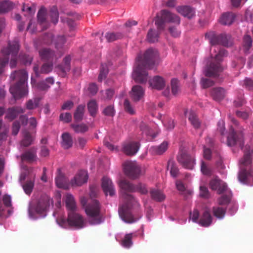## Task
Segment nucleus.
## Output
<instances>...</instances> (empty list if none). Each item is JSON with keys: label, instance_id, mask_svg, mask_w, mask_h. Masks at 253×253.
Returning a JSON list of instances; mask_svg holds the SVG:
<instances>
[{"label": "nucleus", "instance_id": "4", "mask_svg": "<svg viewBox=\"0 0 253 253\" xmlns=\"http://www.w3.org/2000/svg\"><path fill=\"white\" fill-rule=\"evenodd\" d=\"M28 77V73L24 69L15 71L11 74V80L15 81L16 83L10 86L9 91L15 99L27 95L26 83Z\"/></svg>", "mask_w": 253, "mask_h": 253}, {"label": "nucleus", "instance_id": "20", "mask_svg": "<svg viewBox=\"0 0 253 253\" xmlns=\"http://www.w3.org/2000/svg\"><path fill=\"white\" fill-rule=\"evenodd\" d=\"M21 159L22 161H26L29 163L36 161L37 159V149L32 147L26 151L21 155Z\"/></svg>", "mask_w": 253, "mask_h": 253}, {"label": "nucleus", "instance_id": "2", "mask_svg": "<svg viewBox=\"0 0 253 253\" xmlns=\"http://www.w3.org/2000/svg\"><path fill=\"white\" fill-rule=\"evenodd\" d=\"M136 60L137 65L133 71V78L136 83H146L148 75L146 70L153 69L159 63L158 51L156 48H148L143 53H139Z\"/></svg>", "mask_w": 253, "mask_h": 253}, {"label": "nucleus", "instance_id": "28", "mask_svg": "<svg viewBox=\"0 0 253 253\" xmlns=\"http://www.w3.org/2000/svg\"><path fill=\"white\" fill-rule=\"evenodd\" d=\"M235 18V15L232 12L223 13L220 17L219 21L224 25H230L233 23Z\"/></svg>", "mask_w": 253, "mask_h": 253}, {"label": "nucleus", "instance_id": "23", "mask_svg": "<svg viewBox=\"0 0 253 253\" xmlns=\"http://www.w3.org/2000/svg\"><path fill=\"white\" fill-rule=\"evenodd\" d=\"M149 84L152 88L161 90L165 86V81L162 77L156 76L149 81Z\"/></svg>", "mask_w": 253, "mask_h": 253}, {"label": "nucleus", "instance_id": "57", "mask_svg": "<svg viewBox=\"0 0 253 253\" xmlns=\"http://www.w3.org/2000/svg\"><path fill=\"white\" fill-rule=\"evenodd\" d=\"M125 111L128 113L133 115L135 113V111L130 102L127 99H125L124 103Z\"/></svg>", "mask_w": 253, "mask_h": 253}, {"label": "nucleus", "instance_id": "26", "mask_svg": "<svg viewBox=\"0 0 253 253\" xmlns=\"http://www.w3.org/2000/svg\"><path fill=\"white\" fill-rule=\"evenodd\" d=\"M211 95L214 100L219 101L224 98L225 90L221 87H214L211 90Z\"/></svg>", "mask_w": 253, "mask_h": 253}, {"label": "nucleus", "instance_id": "38", "mask_svg": "<svg viewBox=\"0 0 253 253\" xmlns=\"http://www.w3.org/2000/svg\"><path fill=\"white\" fill-rule=\"evenodd\" d=\"M38 22L40 25H46V9L42 7L37 14Z\"/></svg>", "mask_w": 253, "mask_h": 253}, {"label": "nucleus", "instance_id": "64", "mask_svg": "<svg viewBox=\"0 0 253 253\" xmlns=\"http://www.w3.org/2000/svg\"><path fill=\"white\" fill-rule=\"evenodd\" d=\"M244 85L249 90H253V80L249 78L245 79Z\"/></svg>", "mask_w": 253, "mask_h": 253}, {"label": "nucleus", "instance_id": "13", "mask_svg": "<svg viewBox=\"0 0 253 253\" xmlns=\"http://www.w3.org/2000/svg\"><path fill=\"white\" fill-rule=\"evenodd\" d=\"M68 224L70 226L76 229H81L84 226V221L82 216L74 212H69L68 216Z\"/></svg>", "mask_w": 253, "mask_h": 253}, {"label": "nucleus", "instance_id": "54", "mask_svg": "<svg viewBox=\"0 0 253 253\" xmlns=\"http://www.w3.org/2000/svg\"><path fill=\"white\" fill-rule=\"evenodd\" d=\"M168 31L170 35L174 38L179 37L181 32L176 26H171L168 28Z\"/></svg>", "mask_w": 253, "mask_h": 253}, {"label": "nucleus", "instance_id": "52", "mask_svg": "<svg viewBox=\"0 0 253 253\" xmlns=\"http://www.w3.org/2000/svg\"><path fill=\"white\" fill-rule=\"evenodd\" d=\"M39 103V100L37 98L29 99L26 103V108L28 110L34 109L38 107Z\"/></svg>", "mask_w": 253, "mask_h": 253}, {"label": "nucleus", "instance_id": "62", "mask_svg": "<svg viewBox=\"0 0 253 253\" xmlns=\"http://www.w3.org/2000/svg\"><path fill=\"white\" fill-rule=\"evenodd\" d=\"M245 47H251L252 45V39L249 35H245L243 39Z\"/></svg>", "mask_w": 253, "mask_h": 253}, {"label": "nucleus", "instance_id": "46", "mask_svg": "<svg viewBox=\"0 0 253 253\" xmlns=\"http://www.w3.org/2000/svg\"><path fill=\"white\" fill-rule=\"evenodd\" d=\"M132 234H126L122 241V245L126 248H129L132 245Z\"/></svg>", "mask_w": 253, "mask_h": 253}, {"label": "nucleus", "instance_id": "14", "mask_svg": "<svg viewBox=\"0 0 253 253\" xmlns=\"http://www.w3.org/2000/svg\"><path fill=\"white\" fill-rule=\"evenodd\" d=\"M72 56L70 55H66L63 59L62 62L56 66L59 75L62 77H65L66 75L71 70V62Z\"/></svg>", "mask_w": 253, "mask_h": 253}, {"label": "nucleus", "instance_id": "56", "mask_svg": "<svg viewBox=\"0 0 253 253\" xmlns=\"http://www.w3.org/2000/svg\"><path fill=\"white\" fill-rule=\"evenodd\" d=\"M135 192H138L141 194H146L148 193V190L145 184L139 183L137 185H135Z\"/></svg>", "mask_w": 253, "mask_h": 253}, {"label": "nucleus", "instance_id": "41", "mask_svg": "<svg viewBox=\"0 0 253 253\" xmlns=\"http://www.w3.org/2000/svg\"><path fill=\"white\" fill-rule=\"evenodd\" d=\"M87 109L90 115L94 117L97 113L98 107L96 102L94 100H91L87 103Z\"/></svg>", "mask_w": 253, "mask_h": 253}, {"label": "nucleus", "instance_id": "19", "mask_svg": "<svg viewBox=\"0 0 253 253\" xmlns=\"http://www.w3.org/2000/svg\"><path fill=\"white\" fill-rule=\"evenodd\" d=\"M140 144L137 142L131 141L124 145V152L127 155L132 156L138 151Z\"/></svg>", "mask_w": 253, "mask_h": 253}, {"label": "nucleus", "instance_id": "18", "mask_svg": "<svg viewBox=\"0 0 253 253\" xmlns=\"http://www.w3.org/2000/svg\"><path fill=\"white\" fill-rule=\"evenodd\" d=\"M88 179L87 173L85 170H80L71 181L73 186H81L86 183Z\"/></svg>", "mask_w": 253, "mask_h": 253}, {"label": "nucleus", "instance_id": "51", "mask_svg": "<svg viewBox=\"0 0 253 253\" xmlns=\"http://www.w3.org/2000/svg\"><path fill=\"white\" fill-rule=\"evenodd\" d=\"M199 195L201 197L206 199L210 198L211 196L208 188L204 185H201L200 186Z\"/></svg>", "mask_w": 253, "mask_h": 253}, {"label": "nucleus", "instance_id": "34", "mask_svg": "<svg viewBox=\"0 0 253 253\" xmlns=\"http://www.w3.org/2000/svg\"><path fill=\"white\" fill-rule=\"evenodd\" d=\"M212 211L213 215L218 219H222L224 217L226 209L219 206H214L212 208Z\"/></svg>", "mask_w": 253, "mask_h": 253}, {"label": "nucleus", "instance_id": "42", "mask_svg": "<svg viewBox=\"0 0 253 253\" xmlns=\"http://www.w3.org/2000/svg\"><path fill=\"white\" fill-rule=\"evenodd\" d=\"M71 126L77 133H84L88 129V126L83 123L80 125L71 124Z\"/></svg>", "mask_w": 253, "mask_h": 253}, {"label": "nucleus", "instance_id": "45", "mask_svg": "<svg viewBox=\"0 0 253 253\" xmlns=\"http://www.w3.org/2000/svg\"><path fill=\"white\" fill-rule=\"evenodd\" d=\"M34 186V181L30 180L26 181V182L22 185V187L25 193L27 195H30L33 191Z\"/></svg>", "mask_w": 253, "mask_h": 253}, {"label": "nucleus", "instance_id": "15", "mask_svg": "<svg viewBox=\"0 0 253 253\" xmlns=\"http://www.w3.org/2000/svg\"><path fill=\"white\" fill-rule=\"evenodd\" d=\"M209 185L211 190H216L218 194H222L227 189L226 183L217 177L210 180Z\"/></svg>", "mask_w": 253, "mask_h": 253}, {"label": "nucleus", "instance_id": "10", "mask_svg": "<svg viewBox=\"0 0 253 253\" xmlns=\"http://www.w3.org/2000/svg\"><path fill=\"white\" fill-rule=\"evenodd\" d=\"M211 45H221L228 47L233 45V39L230 35L222 33L220 35L213 34L210 39Z\"/></svg>", "mask_w": 253, "mask_h": 253}, {"label": "nucleus", "instance_id": "11", "mask_svg": "<svg viewBox=\"0 0 253 253\" xmlns=\"http://www.w3.org/2000/svg\"><path fill=\"white\" fill-rule=\"evenodd\" d=\"M177 160L183 167L189 169H192L195 164L194 157L185 151H181L179 152L177 156Z\"/></svg>", "mask_w": 253, "mask_h": 253}, {"label": "nucleus", "instance_id": "17", "mask_svg": "<svg viewBox=\"0 0 253 253\" xmlns=\"http://www.w3.org/2000/svg\"><path fill=\"white\" fill-rule=\"evenodd\" d=\"M145 90L142 86L139 85L133 86L129 94L130 98L134 102H138L143 99Z\"/></svg>", "mask_w": 253, "mask_h": 253}, {"label": "nucleus", "instance_id": "31", "mask_svg": "<svg viewBox=\"0 0 253 253\" xmlns=\"http://www.w3.org/2000/svg\"><path fill=\"white\" fill-rule=\"evenodd\" d=\"M61 146L65 149H67L72 146L73 140L71 135L68 132L63 133L61 136Z\"/></svg>", "mask_w": 253, "mask_h": 253}, {"label": "nucleus", "instance_id": "3", "mask_svg": "<svg viewBox=\"0 0 253 253\" xmlns=\"http://www.w3.org/2000/svg\"><path fill=\"white\" fill-rule=\"evenodd\" d=\"M119 186L122 190V197L126 201V204L119 208V215L125 222L128 223H133L138 220L139 218L133 216L129 207L132 203L137 202L131 195L127 194V192H135V185L126 180H122L120 182Z\"/></svg>", "mask_w": 253, "mask_h": 253}, {"label": "nucleus", "instance_id": "21", "mask_svg": "<svg viewBox=\"0 0 253 253\" xmlns=\"http://www.w3.org/2000/svg\"><path fill=\"white\" fill-rule=\"evenodd\" d=\"M184 114L188 118L189 121L195 129L200 128L201 125V122L199 119L196 113L193 111H188L185 110Z\"/></svg>", "mask_w": 253, "mask_h": 253}, {"label": "nucleus", "instance_id": "37", "mask_svg": "<svg viewBox=\"0 0 253 253\" xmlns=\"http://www.w3.org/2000/svg\"><path fill=\"white\" fill-rule=\"evenodd\" d=\"M85 105H79L74 113V118L76 122H80L83 120L84 112Z\"/></svg>", "mask_w": 253, "mask_h": 253}, {"label": "nucleus", "instance_id": "32", "mask_svg": "<svg viewBox=\"0 0 253 253\" xmlns=\"http://www.w3.org/2000/svg\"><path fill=\"white\" fill-rule=\"evenodd\" d=\"M66 205L69 212H74L76 210V203L73 196L70 194L66 196Z\"/></svg>", "mask_w": 253, "mask_h": 253}, {"label": "nucleus", "instance_id": "33", "mask_svg": "<svg viewBox=\"0 0 253 253\" xmlns=\"http://www.w3.org/2000/svg\"><path fill=\"white\" fill-rule=\"evenodd\" d=\"M55 183L58 188L66 189L68 187V182L65 177L61 173H59L56 177Z\"/></svg>", "mask_w": 253, "mask_h": 253}, {"label": "nucleus", "instance_id": "58", "mask_svg": "<svg viewBox=\"0 0 253 253\" xmlns=\"http://www.w3.org/2000/svg\"><path fill=\"white\" fill-rule=\"evenodd\" d=\"M201 170L203 174L206 175H210L211 174V170L203 161H201Z\"/></svg>", "mask_w": 253, "mask_h": 253}, {"label": "nucleus", "instance_id": "30", "mask_svg": "<svg viewBox=\"0 0 253 253\" xmlns=\"http://www.w3.org/2000/svg\"><path fill=\"white\" fill-rule=\"evenodd\" d=\"M54 83V80L53 77H48L45 81H42L39 82L37 84L38 89L41 90H48L51 85L53 84Z\"/></svg>", "mask_w": 253, "mask_h": 253}, {"label": "nucleus", "instance_id": "44", "mask_svg": "<svg viewBox=\"0 0 253 253\" xmlns=\"http://www.w3.org/2000/svg\"><path fill=\"white\" fill-rule=\"evenodd\" d=\"M49 15L52 22L54 24L57 23L58 21L59 13L57 8L56 6H53L51 8L49 11Z\"/></svg>", "mask_w": 253, "mask_h": 253}, {"label": "nucleus", "instance_id": "47", "mask_svg": "<svg viewBox=\"0 0 253 253\" xmlns=\"http://www.w3.org/2000/svg\"><path fill=\"white\" fill-rule=\"evenodd\" d=\"M171 92L174 95H177L180 92L179 81L176 79L171 80Z\"/></svg>", "mask_w": 253, "mask_h": 253}, {"label": "nucleus", "instance_id": "9", "mask_svg": "<svg viewBox=\"0 0 253 253\" xmlns=\"http://www.w3.org/2000/svg\"><path fill=\"white\" fill-rule=\"evenodd\" d=\"M1 53L2 57L0 61V67H5L8 64L9 60L10 59V67L11 68H15L18 58H20L21 56L20 55H18L19 48H1Z\"/></svg>", "mask_w": 253, "mask_h": 253}, {"label": "nucleus", "instance_id": "24", "mask_svg": "<svg viewBox=\"0 0 253 253\" xmlns=\"http://www.w3.org/2000/svg\"><path fill=\"white\" fill-rule=\"evenodd\" d=\"M161 15H163V17L166 20L167 22L174 23L177 26L179 25L180 23V19L178 16L171 13L167 10H162L161 11Z\"/></svg>", "mask_w": 253, "mask_h": 253}, {"label": "nucleus", "instance_id": "60", "mask_svg": "<svg viewBox=\"0 0 253 253\" xmlns=\"http://www.w3.org/2000/svg\"><path fill=\"white\" fill-rule=\"evenodd\" d=\"M202 87L204 88H208L214 84V82L211 79L202 78L201 80Z\"/></svg>", "mask_w": 253, "mask_h": 253}, {"label": "nucleus", "instance_id": "49", "mask_svg": "<svg viewBox=\"0 0 253 253\" xmlns=\"http://www.w3.org/2000/svg\"><path fill=\"white\" fill-rule=\"evenodd\" d=\"M167 22L166 20L163 17V15H161V17H158L155 21V25L157 26V29L159 31H163L165 28V23Z\"/></svg>", "mask_w": 253, "mask_h": 253}, {"label": "nucleus", "instance_id": "55", "mask_svg": "<svg viewBox=\"0 0 253 253\" xmlns=\"http://www.w3.org/2000/svg\"><path fill=\"white\" fill-rule=\"evenodd\" d=\"M11 9V5L8 1L0 2V13H5Z\"/></svg>", "mask_w": 253, "mask_h": 253}, {"label": "nucleus", "instance_id": "39", "mask_svg": "<svg viewBox=\"0 0 253 253\" xmlns=\"http://www.w3.org/2000/svg\"><path fill=\"white\" fill-rule=\"evenodd\" d=\"M168 148V143L167 141H164L158 146H154L151 148L152 151L157 155H161L163 154Z\"/></svg>", "mask_w": 253, "mask_h": 253}, {"label": "nucleus", "instance_id": "16", "mask_svg": "<svg viewBox=\"0 0 253 253\" xmlns=\"http://www.w3.org/2000/svg\"><path fill=\"white\" fill-rule=\"evenodd\" d=\"M101 186L106 195L108 194L110 196L115 194V189L112 180L107 177H103L102 179Z\"/></svg>", "mask_w": 253, "mask_h": 253}, {"label": "nucleus", "instance_id": "63", "mask_svg": "<svg viewBox=\"0 0 253 253\" xmlns=\"http://www.w3.org/2000/svg\"><path fill=\"white\" fill-rule=\"evenodd\" d=\"M164 126L167 129L171 130L174 127V123L173 120L168 119L166 120L164 123Z\"/></svg>", "mask_w": 253, "mask_h": 253}, {"label": "nucleus", "instance_id": "35", "mask_svg": "<svg viewBox=\"0 0 253 253\" xmlns=\"http://www.w3.org/2000/svg\"><path fill=\"white\" fill-rule=\"evenodd\" d=\"M34 138L28 131L23 132V138L21 141V145L24 147H28L32 144Z\"/></svg>", "mask_w": 253, "mask_h": 253}, {"label": "nucleus", "instance_id": "27", "mask_svg": "<svg viewBox=\"0 0 253 253\" xmlns=\"http://www.w3.org/2000/svg\"><path fill=\"white\" fill-rule=\"evenodd\" d=\"M212 217L209 210H205L201 215L199 224L202 226L208 227L212 223Z\"/></svg>", "mask_w": 253, "mask_h": 253}, {"label": "nucleus", "instance_id": "50", "mask_svg": "<svg viewBox=\"0 0 253 253\" xmlns=\"http://www.w3.org/2000/svg\"><path fill=\"white\" fill-rule=\"evenodd\" d=\"M108 70L107 66L106 64H102L100 68V73L98 76V81L102 82L103 79H105L108 74Z\"/></svg>", "mask_w": 253, "mask_h": 253}, {"label": "nucleus", "instance_id": "61", "mask_svg": "<svg viewBox=\"0 0 253 253\" xmlns=\"http://www.w3.org/2000/svg\"><path fill=\"white\" fill-rule=\"evenodd\" d=\"M103 113L106 116H113L114 115V107L111 105L108 106L104 109Z\"/></svg>", "mask_w": 253, "mask_h": 253}, {"label": "nucleus", "instance_id": "22", "mask_svg": "<svg viewBox=\"0 0 253 253\" xmlns=\"http://www.w3.org/2000/svg\"><path fill=\"white\" fill-rule=\"evenodd\" d=\"M176 9L177 12L188 19L192 18L195 15V9L188 5L178 6Z\"/></svg>", "mask_w": 253, "mask_h": 253}, {"label": "nucleus", "instance_id": "1", "mask_svg": "<svg viewBox=\"0 0 253 253\" xmlns=\"http://www.w3.org/2000/svg\"><path fill=\"white\" fill-rule=\"evenodd\" d=\"M230 119L235 127L231 126L227 137V144L231 147L238 146L243 150L244 156L239 161L240 170L238 173V179L240 181L245 183L251 178L253 180V164L252 161L253 150L249 145H246L243 147L244 143L243 128L238 126V122L234 118L230 117Z\"/></svg>", "mask_w": 253, "mask_h": 253}, {"label": "nucleus", "instance_id": "5", "mask_svg": "<svg viewBox=\"0 0 253 253\" xmlns=\"http://www.w3.org/2000/svg\"><path fill=\"white\" fill-rule=\"evenodd\" d=\"M210 55L213 58L205 70V75L207 77H217L224 69L221 62L224 57L227 56V52L225 48H210Z\"/></svg>", "mask_w": 253, "mask_h": 253}, {"label": "nucleus", "instance_id": "43", "mask_svg": "<svg viewBox=\"0 0 253 253\" xmlns=\"http://www.w3.org/2000/svg\"><path fill=\"white\" fill-rule=\"evenodd\" d=\"M159 33L153 29H150L147 34V40L149 42H155L158 41Z\"/></svg>", "mask_w": 253, "mask_h": 253}, {"label": "nucleus", "instance_id": "53", "mask_svg": "<svg viewBox=\"0 0 253 253\" xmlns=\"http://www.w3.org/2000/svg\"><path fill=\"white\" fill-rule=\"evenodd\" d=\"M230 195H223L217 199V202L219 205H226L230 203Z\"/></svg>", "mask_w": 253, "mask_h": 253}, {"label": "nucleus", "instance_id": "29", "mask_svg": "<svg viewBox=\"0 0 253 253\" xmlns=\"http://www.w3.org/2000/svg\"><path fill=\"white\" fill-rule=\"evenodd\" d=\"M125 35L119 32H108L105 34V38L108 42H113L118 40L122 39Z\"/></svg>", "mask_w": 253, "mask_h": 253}, {"label": "nucleus", "instance_id": "40", "mask_svg": "<svg viewBox=\"0 0 253 253\" xmlns=\"http://www.w3.org/2000/svg\"><path fill=\"white\" fill-rule=\"evenodd\" d=\"M168 169H170V173L171 175L175 177L177 176L179 169L176 164L172 160H169L168 163Z\"/></svg>", "mask_w": 253, "mask_h": 253}, {"label": "nucleus", "instance_id": "12", "mask_svg": "<svg viewBox=\"0 0 253 253\" xmlns=\"http://www.w3.org/2000/svg\"><path fill=\"white\" fill-rule=\"evenodd\" d=\"M124 171L130 178L135 179L140 175V167L136 162H128L124 165Z\"/></svg>", "mask_w": 253, "mask_h": 253}, {"label": "nucleus", "instance_id": "25", "mask_svg": "<svg viewBox=\"0 0 253 253\" xmlns=\"http://www.w3.org/2000/svg\"><path fill=\"white\" fill-rule=\"evenodd\" d=\"M24 112V109L21 107L15 106L9 108L7 110L6 118L10 121H12L16 118L19 114L23 113Z\"/></svg>", "mask_w": 253, "mask_h": 253}, {"label": "nucleus", "instance_id": "59", "mask_svg": "<svg viewBox=\"0 0 253 253\" xmlns=\"http://www.w3.org/2000/svg\"><path fill=\"white\" fill-rule=\"evenodd\" d=\"M60 120L64 123H69L72 120V115L70 113H61L60 115Z\"/></svg>", "mask_w": 253, "mask_h": 253}, {"label": "nucleus", "instance_id": "36", "mask_svg": "<svg viewBox=\"0 0 253 253\" xmlns=\"http://www.w3.org/2000/svg\"><path fill=\"white\" fill-rule=\"evenodd\" d=\"M150 194L151 198L157 202H162L165 199L163 193L158 189H152L150 191Z\"/></svg>", "mask_w": 253, "mask_h": 253}, {"label": "nucleus", "instance_id": "7", "mask_svg": "<svg viewBox=\"0 0 253 253\" xmlns=\"http://www.w3.org/2000/svg\"><path fill=\"white\" fill-rule=\"evenodd\" d=\"M85 211L89 217V222L91 225L100 224L103 221L100 213V206L96 200H92L85 208Z\"/></svg>", "mask_w": 253, "mask_h": 253}, {"label": "nucleus", "instance_id": "6", "mask_svg": "<svg viewBox=\"0 0 253 253\" xmlns=\"http://www.w3.org/2000/svg\"><path fill=\"white\" fill-rule=\"evenodd\" d=\"M39 54L42 59L49 62L43 64L40 71L41 73L47 74L52 71L53 63L61 58L64 52L62 48H42Z\"/></svg>", "mask_w": 253, "mask_h": 253}, {"label": "nucleus", "instance_id": "8", "mask_svg": "<svg viewBox=\"0 0 253 253\" xmlns=\"http://www.w3.org/2000/svg\"><path fill=\"white\" fill-rule=\"evenodd\" d=\"M50 201V198L48 195H42L36 203L32 202L30 204L28 209L29 215L33 217L35 213H43L49 207ZM51 203H53L52 200Z\"/></svg>", "mask_w": 253, "mask_h": 253}, {"label": "nucleus", "instance_id": "48", "mask_svg": "<svg viewBox=\"0 0 253 253\" xmlns=\"http://www.w3.org/2000/svg\"><path fill=\"white\" fill-rule=\"evenodd\" d=\"M176 187L177 189L182 195L191 194L192 192L189 190L186 189L185 185L181 181H177L176 182Z\"/></svg>", "mask_w": 253, "mask_h": 253}]
</instances>
